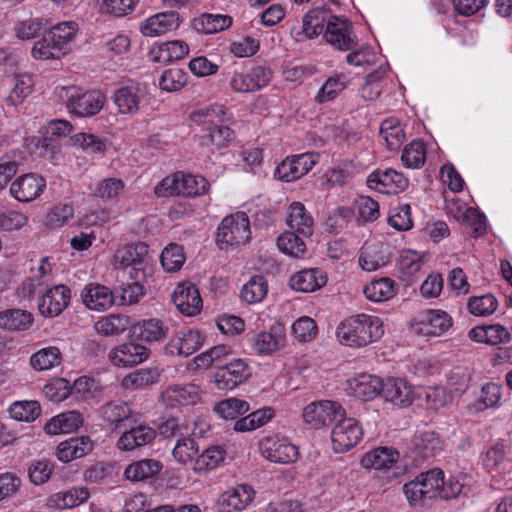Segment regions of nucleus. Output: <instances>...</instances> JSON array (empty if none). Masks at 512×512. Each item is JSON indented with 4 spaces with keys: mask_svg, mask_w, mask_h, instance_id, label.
I'll return each instance as SVG.
<instances>
[{
    "mask_svg": "<svg viewBox=\"0 0 512 512\" xmlns=\"http://www.w3.org/2000/svg\"><path fill=\"white\" fill-rule=\"evenodd\" d=\"M384 334L383 321L374 315L357 314L343 320L336 330L338 341L361 348L378 341Z\"/></svg>",
    "mask_w": 512,
    "mask_h": 512,
    "instance_id": "1",
    "label": "nucleus"
},
{
    "mask_svg": "<svg viewBox=\"0 0 512 512\" xmlns=\"http://www.w3.org/2000/svg\"><path fill=\"white\" fill-rule=\"evenodd\" d=\"M226 115L227 110L222 105H214L192 112L190 120L206 132L212 145L221 149L233 139L232 130L225 125Z\"/></svg>",
    "mask_w": 512,
    "mask_h": 512,
    "instance_id": "2",
    "label": "nucleus"
},
{
    "mask_svg": "<svg viewBox=\"0 0 512 512\" xmlns=\"http://www.w3.org/2000/svg\"><path fill=\"white\" fill-rule=\"evenodd\" d=\"M443 484V471L437 468L419 473L403 486V492L411 506L424 505L439 497V487Z\"/></svg>",
    "mask_w": 512,
    "mask_h": 512,
    "instance_id": "3",
    "label": "nucleus"
},
{
    "mask_svg": "<svg viewBox=\"0 0 512 512\" xmlns=\"http://www.w3.org/2000/svg\"><path fill=\"white\" fill-rule=\"evenodd\" d=\"M112 264L115 268L131 266L130 277L134 280H144L153 272V266L148 256V246L142 242L118 248L113 256Z\"/></svg>",
    "mask_w": 512,
    "mask_h": 512,
    "instance_id": "4",
    "label": "nucleus"
},
{
    "mask_svg": "<svg viewBox=\"0 0 512 512\" xmlns=\"http://www.w3.org/2000/svg\"><path fill=\"white\" fill-rule=\"evenodd\" d=\"M208 181L201 175L184 174L177 172L165 177L156 187L158 197L202 195L208 189Z\"/></svg>",
    "mask_w": 512,
    "mask_h": 512,
    "instance_id": "5",
    "label": "nucleus"
},
{
    "mask_svg": "<svg viewBox=\"0 0 512 512\" xmlns=\"http://www.w3.org/2000/svg\"><path fill=\"white\" fill-rule=\"evenodd\" d=\"M250 239V222L244 212L225 217L218 227L217 241L220 244L239 246L248 243Z\"/></svg>",
    "mask_w": 512,
    "mask_h": 512,
    "instance_id": "6",
    "label": "nucleus"
},
{
    "mask_svg": "<svg viewBox=\"0 0 512 512\" xmlns=\"http://www.w3.org/2000/svg\"><path fill=\"white\" fill-rule=\"evenodd\" d=\"M452 325L450 315L439 309L419 313L411 322L412 331L420 336L436 337L444 334Z\"/></svg>",
    "mask_w": 512,
    "mask_h": 512,
    "instance_id": "7",
    "label": "nucleus"
},
{
    "mask_svg": "<svg viewBox=\"0 0 512 512\" xmlns=\"http://www.w3.org/2000/svg\"><path fill=\"white\" fill-rule=\"evenodd\" d=\"M251 368L242 358L219 365L213 374V382L219 390H233L251 377Z\"/></svg>",
    "mask_w": 512,
    "mask_h": 512,
    "instance_id": "8",
    "label": "nucleus"
},
{
    "mask_svg": "<svg viewBox=\"0 0 512 512\" xmlns=\"http://www.w3.org/2000/svg\"><path fill=\"white\" fill-rule=\"evenodd\" d=\"M261 455L273 463L289 464L299 457L298 448L288 438L280 435H270L259 442Z\"/></svg>",
    "mask_w": 512,
    "mask_h": 512,
    "instance_id": "9",
    "label": "nucleus"
},
{
    "mask_svg": "<svg viewBox=\"0 0 512 512\" xmlns=\"http://www.w3.org/2000/svg\"><path fill=\"white\" fill-rule=\"evenodd\" d=\"M346 415L345 409L336 401L321 400L309 403L303 410V419L311 427L319 429Z\"/></svg>",
    "mask_w": 512,
    "mask_h": 512,
    "instance_id": "10",
    "label": "nucleus"
},
{
    "mask_svg": "<svg viewBox=\"0 0 512 512\" xmlns=\"http://www.w3.org/2000/svg\"><path fill=\"white\" fill-rule=\"evenodd\" d=\"M331 432L332 446L335 452L343 453L356 446L362 439L360 423L351 417L338 418Z\"/></svg>",
    "mask_w": 512,
    "mask_h": 512,
    "instance_id": "11",
    "label": "nucleus"
},
{
    "mask_svg": "<svg viewBox=\"0 0 512 512\" xmlns=\"http://www.w3.org/2000/svg\"><path fill=\"white\" fill-rule=\"evenodd\" d=\"M105 97L98 91L80 92L75 87L67 90V108L79 117L93 116L101 111Z\"/></svg>",
    "mask_w": 512,
    "mask_h": 512,
    "instance_id": "12",
    "label": "nucleus"
},
{
    "mask_svg": "<svg viewBox=\"0 0 512 512\" xmlns=\"http://www.w3.org/2000/svg\"><path fill=\"white\" fill-rule=\"evenodd\" d=\"M316 153H302L287 157L276 168L275 175L282 181H295L306 175L318 163Z\"/></svg>",
    "mask_w": 512,
    "mask_h": 512,
    "instance_id": "13",
    "label": "nucleus"
},
{
    "mask_svg": "<svg viewBox=\"0 0 512 512\" xmlns=\"http://www.w3.org/2000/svg\"><path fill=\"white\" fill-rule=\"evenodd\" d=\"M150 355V350L135 342H126L114 346L108 352L109 362L118 368H128L145 362Z\"/></svg>",
    "mask_w": 512,
    "mask_h": 512,
    "instance_id": "14",
    "label": "nucleus"
},
{
    "mask_svg": "<svg viewBox=\"0 0 512 512\" xmlns=\"http://www.w3.org/2000/svg\"><path fill=\"white\" fill-rule=\"evenodd\" d=\"M254 489L247 484H238L224 491L217 500L218 512H241L253 501Z\"/></svg>",
    "mask_w": 512,
    "mask_h": 512,
    "instance_id": "15",
    "label": "nucleus"
},
{
    "mask_svg": "<svg viewBox=\"0 0 512 512\" xmlns=\"http://www.w3.org/2000/svg\"><path fill=\"white\" fill-rule=\"evenodd\" d=\"M160 399L171 408L195 405L201 399V389L195 383L173 384L162 391Z\"/></svg>",
    "mask_w": 512,
    "mask_h": 512,
    "instance_id": "16",
    "label": "nucleus"
},
{
    "mask_svg": "<svg viewBox=\"0 0 512 512\" xmlns=\"http://www.w3.org/2000/svg\"><path fill=\"white\" fill-rule=\"evenodd\" d=\"M367 183L371 189L382 194H397L404 191L408 185V178L394 169L377 170L368 176Z\"/></svg>",
    "mask_w": 512,
    "mask_h": 512,
    "instance_id": "17",
    "label": "nucleus"
},
{
    "mask_svg": "<svg viewBox=\"0 0 512 512\" xmlns=\"http://www.w3.org/2000/svg\"><path fill=\"white\" fill-rule=\"evenodd\" d=\"M285 343V333L276 328L258 332L249 339L251 353L260 357L273 355L281 350Z\"/></svg>",
    "mask_w": 512,
    "mask_h": 512,
    "instance_id": "18",
    "label": "nucleus"
},
{
    "mask_svg": "<svg viewBox=\"0 0 512 512\" xmlns=\"http://www.w3.org/2000/svg\"><path fill=\"white\" fill-rule=\"evenodd\" d=\"M71 300L70 289L65 285H56L48 289L40 298L38 309L45 317L60 315Z\"/></svg>",
    "mask_w": 512,
    "mask_h": 512,
    "instance_id": "19",
    "label": "nucleus"
},
{
    "mask_svg": "<svg viewBox=\"0 0 512 512\" xmlns=\"http://www.w3.org/2000/svg\"><path fill=\"white\" fill-rule=\"evenodd\" d=\"M172 301L177 309L186 316H194L202 308L200 293L191 282L179 283L172 293Z\"/></svg>",
    "mask_w": 512,
    "mask_h": 512,
    "instance_id": "20",
    "label": "nucleus"
},
{
    "mask_svg": "<svg viewBox=\"0 0 512 512\" xmlns=\"http://www.w3.org/2000/svg\"><path fill=\"white\" fill-rule=\"evenodd\" d=\"M80 296L85 307L96 312L109 310L116 300L113 292L99 283L86 284Z\"/></svg>",
    "mask_w": 512,
    "mask_h": 512,
    "instance_id": "21",
    "label": "nucleus"
},
{
    "mask_svg": "<svg viewBox=\"0 0 512 512\" xmlns=\"http://www.w3.org/2000/svg\"><path fill=\"white\" fill-rule=\"evenodd\" d=\"M204 336L198 330L179 332L165 345V353L170 356L188 357L202 347Z\"/></svg>",
    "mask_w": 512,
    "mask_h": 512,
    "instance_id": "22",
    "label": "nucleus"
},
{
    "mask_svg": "<svg viewBox=\"0 0 512 512\" xmlns=\"http://www.w3.org/2000/svg\"><path fill=\"white\" fill-rule=\"evenodd\" d=\"M101 419L107 423L111 430H117L121 425L136 423L138 414L126 402L111 401L99 409Z\"/></svg>",
    "mask_w": 512,
    "mask_h": 512,
    "instance_id": "23",
    "label": "nucleus"
},
{
    "mask_svg": "<svg viewBox=\"0 0 512 512\" xmlns=\"http://www.w3.org/2000/svg\"><path fill=\"white\" fill-rule=\"evenodd\" d=\"M46 187V180L37 174L29 173L18 177L10 187L11 195L21 202L36 199Z\"/></svg>",
    "mask_w": 512,
    "mask_h": 512,
    "instance_id": "24",
    "label": "nucleus"
},
{
    "mask_svg": "<svg viewBox=\"0 0 512 512\" xmlns=\"http://www.w3.org/2000/svg\"><path fill=\"white\" fill-rule=\"evenodd\" d=\"M328 13L323 9H313L306 13L302 19L301 28H293L291 36L296 42L313 39L323 32L324 25L328 21Z\"/></svg>",
    "mask_w": 512,
    "mask_h": 512,
    "instance_id": "25",
    "label": "nucleus"
},
{
    "mask_svg": "<svg viewBox=\"0 0 512 512\" xmlns=\"http://www.w3.org/2000/svg\"><path fill=\"white\" fill-rule=\"evenodd\" d=\"M383 381L374 375L361 374L347 380V392L349 395L362 400H372L381 394Z\"/></svg>",
    "mask_w": 512,
    "mask_h": 512,
    "instance_id": "26",
    "label": "nucleus"
},
{
    "mask_svg": "<svg viewBox=\"0 0 512 512\" xmlns=\"http://www.w3.org/2000/svg\"><path fill=\"white\" fill-rule=\"evenodd\" d=\"M144 91L138 84H128L117 88L112 96L118 112L125 115H134L139 111Z\"/></svg>",
    "mask_w": 512,
    "mask_h": 512,
    "instance_id": "27",
    "label": "nucleus"
},
{
    "mask_svg": "<svg viewBox=\"0 0 512 512\" xmlns=\"http://www.w3.org/2000/svg\"><path fill=\"white\" fill-rule=\"evenodd\" d=\"M324 38L327 43L342 51L349 50L355 45L350 36V24L346 19L336 16L328 18Z\"/></svg>",
    "mask_w": 512,
    "mask_h": 512,
    "instance_id": "28",
    "label": "nucleus"
},
{
    "mask_svg": "<svg viewBox=\"0 0 512 512\" xmlns=\"http://www.w3.org/2000/svg\"><path fill=\"white\" fill-rule=\"evenodd\" d=\"M157 436L154 428L148 425H137L126 430L117 441V448L121 451H132L151 444Z\"/></svg>",
    "mask_w": 512,
    "mask_h": 512,
    "instance_id": "29",
    "label": "nucleus"
},
{
    "mask_svg": "<svg viewBox=\"0 0 512 512\" xmlns=\"http://www.w3.org/2000/svg\"><path fill=\"white\" fill-rule=\"evenodd\" d=\"M381 394L386 401L399 407L411 405L414 399L412 387L402 378H387L383 382Z\"/></svg>",
    "mask_w": 512,
    "mask_h": 512,
    "instance_id": "30",
    "label": "nucleus"
},
{
    "mask_svg": "<svg viewBox=\"0 0 512 512\" xmlns=\"http://www.w3.org/2000/svg\"><path fill=\"white\" fill-rule=\"evenodd\" d=\"M327 274L320 268L303 269L294 273L289 279V285L298 292H314L327 283Z\"/></svg>",
    "mask_w": 512,
    "mask_h": 512,
    "instance_id": "31",
    "label": "nucleus"
},
{
    "mask_svg": "<svg viewBox=\"0 0 512 512\" xmlns=\"http://www.w3.org/2000/svg\"><path fill=\"white\" fill-rule=\"evenodd\" d=\"M178 17L173 12H163L147 18L140 26L144 36L157 37L177 29Z\"/></svg>",
    "mask_w": 512,
    "mask_h": 512,
    "instance_id": "32",
    "label": "nucleus"
},
{
    "mask_svg": "<svg viewBox=\"0 0 512 512\" xmlns=\"http://www.w3.org/2000/svg\"><path fill=\"white\" fill-rule=\"evenodd\" d=\"M468 337L474 342L492 346L507 343L511 339L509 330L500 324L476 326L468 332Z\"/></svg>",
    "mask_w": 512,
    "mask_h": 512,
    "instance_id": "33",
    "label": "nucleus"
},
{
    "mask_svg": "<svg viewBox=\"0 0 512 512\" xmlns=\"http://www.w3.org/2000/svg\"><path fill=\"white\" fill-rule=\"evenodd\" d=\"M93 450V442L89 437H73L61 442L57 447V457L62 462H70L84 457Z\"/></svg>",
    "mask_w": 512,
    "mask_h": 512,
    "instance_id": "34",
    "label": "nucleus"
},
{
    "mask_svg": "<svg viewBox=\"0 0 512 512\" xmlns=\"http://www.w3.org/2000/svg\"><path fill=\"white\" fill-rule=\"evenodd\" d=\"M83 422L82 415L75 411H67L51 418L45 425L47 434L58 435L76 431Z\"/></svg>",
    "mask_w": 512,
    "mask_h": 512,
    "instance_id": "35",
    "label": "nucleus"
},
{
    "mask_svg": "<svg viewBox=\"0 0 512 512\" xmlns=\"http://www.w3.org/2000/svg\"><path fill=\"white\" fill-rule=\"evenodd\" d=\"M162 374L159 367H145L127 374L121 381V386L129 390L144 389L156 384Z\"/></svg>",
    "mask_w": 512,
    "mask_h": 512,
    "instance_id": "36",
    "label": "nucleus"
},
{
    "mask_svg": "<svg viewBox=\"0 0 512 512\" xmlns=\"http://www.w3.org/2000/svg\"><path fill=\"white\" fill-rule=\"evenodd\" d=\"M399 458V453L394 448L379 447L367 452L361 459L362 467L366 469H389Z\"/></svg>",
    "mask_w": 512,
    "mask_h": 512,
    "instance_id": "37",
    "label": "nucleus"
},
{
    "mask_svg": "<svg viewBox=\"0 0 512 512\" xmlns=\"http://www.w3.org/2000/svg\"><path fill=\"white\" fill-rule=\"evenodd\" d=\"M313 218L301 202H292L288 208V226L296 232L310 236L313 233Z\"/></svg>",
    "mask_w": 512,
    "mask_h": 512,
    "instance_id": "38",
    "label": "nucleus"
},
{
    "mask_svg": "<svg viewBox=\"0 0 512 512\" xmlns=\"http://www.w3.org/2000/svg\"><path fill=\"white\" fill-rule=\"evenodd\" d=\"M363 293L369 301L384 302L396 295L397 285L391 278L384 277L366 284Z\"/></svg>",
    "mask_w": 512,
    "mask_h": 512,
    "instance_id": "39",
    "label": "nucleus"
},
{
    "mask_svg": "<svg viewBox=\"0 0 512 512\" xmlns=\"http://www.w3.org/2000/svg\"><path fill=\"white\" fill-rule=\"evenodd\" d=\"M135 337L144 342H158L165 338L168 327L159 319H148L132 327Z\"/></svg>",
    "mask_w": 512,
    "mask_h": 512,
    "instance_id": "40",
    "label": "nucleus"
},
{
    "mask_svg": "<svg viewBox=\"0 0 512 512\" xmlns=\"http://www.w3.org/2000/svg\"><path fill=\"white\" fill-rule=\"evenodd\" d=\"M62 352L56 346H47L39 349L30 357L31 367L39 372L49 371L61 365Z\"/></svg>",
    "mask_w": 512,
    "mask_h": 512,
    "instance_id": "41",
    "label": "nucleus"
},
{
    "mask_svg": "<svg viewBox=\"0 0 512 512\" xmlns=\"http://www.w3.org/2000/svg\"><path fill=\"white\" fill-rule=\"evenodd\" d=\"M89 498V491L85 487H72L65 491L53 494L49 503L57 509H70L81 505Z\"/></svg>",
    "mask_w": 512,
    "mask_h": 512,
    "instance_id": "42",
    "label": "nucleus"
},
{
    "mask_svg": "<svg viewBox=\"0 0 512 512\" xmlns=\"http://www.w3.org/2000/svg\"><path fill=\"white\" fill-rule=\"evenodd\" d=\"M131 324L130 318L121 314H110L101 317L95 324L97 334L105 337L118 336L125 332Z\"/></svg>",
    "mask_w": 512,
    "mask_h": 512,
    "instance_id": "43",
    "label": "nucleus"
},
{
    "mask_svg": "<svg viewBox=\"0 0 512 512\" xmlns=\"http://www.w3.org/2000/svg\"><path fill=\"white\" fill-rule=\"evenodd\" d=\"M503 388L500 384L489 382L480 390L479 396L475 403L467 406L471 413H476L489 408H496L502 397Z\"/></svg>",
    "mask_w": 512,
    "mask_h": 512,
    "instance_id": "44",
    "label": "nucleus"
},
{
    "mask_svg": "<svg viewBox=\"0 0 512 512\" xmlns=\"http://www.w3.org/2000/svg\"><path fill=\"white\" fill-rule=\"evenodd\" d=\"M388 260L382 245L366 243L361 249L359 265L363 270L372 272L383 267Z\"/></svg>",
    "mask_w": 512,
    "mask_h": 512,
    "instance_id": "45",
    "label": "nucleus"
},
{
    "mask_svg": "<svg viewBox=\"0 0 512 512\" xmlns=\"http://www.w3.org/2000/svg\"><path fill=\"white\" fill-rule=\"evenodd\" d=\"M225 455V450L221 446H211L197 455L193 471L198 474L208 473L223 463Z\"/></svg>",
    "mask_w": 512,
    "mask_h": 512,
    "instance_id": "46",
    "label": "nucleus"
},
{
    "mask_svg": "<svg viewBox=\"0 0 512 512\" xmlns=\"http://www.w3.org/2000/svg\"><path fill=\"white\" fill-rule=\"evenodd\" d=\"M161 468L162 465L158 460L143 459L128 465L124 474L130 481H144L158 474Z\"/></svg>",
    "mask_w": 512,
    "mask_h": 512,
    "instance_id": "47",
    "label": "nucleus"
},
{
    "mask_svg": "<svg viewBox=\"0 0 512 512\" xmlns=\"http://www.w3.org/2000/svg\"><path fill=\"white\" fill-rule=\"evenodd\" d=\"M198 453L199 446L194 438L191 436H179L172 450V457L181 465L194 464Z\"/></svg>",
    "mask_w": 512,
    "mask_h": 512,
    "instance_id": "48",
    "label": "nucleus"
},
{
    "mask_svg": "<svg viewBox=\"0 0 512 512\" xmlns=\"http://www.w3.org/2000/svg\"><path fill=\"white\" fill-rule=\"evenodd\" d=\"M66 54L64 48L54 41L48 32L36 41L32 48L33 57L39 60L59 59Z\"/></svg>",
    "mask_w": 512,
    "mask_h": 512,
    "instance_id": "49",
    "label": "nucleus"
},
{
    "mask_svg": "<svg viewBox=\"0 0 512 512\" xmlns=\"http://www.w3.org/2000/svg\"><path fill=\"white\" fill-rule=\"evenodd\" d=\"M471 490V477L467 474H458L444 481L439 487V497L450 499L459 495H466Z\"/></svg>",
    "mask_w": 512,
    "mask_h": 512,
    "instance_id": "50",
    "label": "nucleus"
},
{
    "mask_svg": "<svg viewBox=\"0 0 512 512\" xmlns=\"http://www.w3.org/2000/svg\"><path fill=\"white\" fill-rule=\"evenodd\" d=\"M32 321V314L24 310L14 309L0 313V327L6 330H25L31 326Z\"/></svg>",
    "mask_w": 512,
    "mask_h": 512,
    "instance_id": "51",
    "label": "nucleus"
},
{
    "mask_svg": "<svg viewBox=\"0 0 512 512\" xmlns=\"http://www.w3.org/2000/svg\"><path fill=\"white\" fill-rule=\"evenodd\" d=\"M189 47L181 40H173L160 45L153 56L157 62L167 63L177 61L188 55Z\"/></svg>",
    "mask_w": 512,
    "mask_h": 512,
    "instance_id": "52",
    "label": "nucleus"
},
{
    "mask_svg": "<svg viewBox=\"0 0 512 512\" xmlns=\"http://www.w3.org/2000/svg\"><path fill=\"white\" fill-rule=\"evenodd\" d=\"M232 355L231 347L227 345H216L209 350L197 355L193 361L197 368L208 369L212 365H223V360Z\"/></svg>",
    "mask_w": 512,
    "mask_h": 512,
    "instance_id": "53",
    "label": "nucleus"
},
{
    "mask_svg": "<svg viewBox=\"0 0 512 512\" xmlns=\"http://www.w3.org/2000/svg\"><path fill=\"white\" fill-rule=\"evenodd\" d=\"M267 281L262 276H254L241 289V299L248 304L260 303L267 295Z\"/></svg>",
    "mask_w": 512,
    "mask_h": 512,
    "instance_id": "54",
    "label": "nucleus"
},
{
    "mask_svg": "<svg viewBox=\"0 0 512 512\" xmlns=\"http://www.w3.org/2000/svg\"><path fill=\"white\" fill-rule=\"evenodd\" d=\"M232 18L221 14H203L195 20V28L205 34H214L229 28Z\"/></svg>",
    "mask_w": 512,
    "mask_h": 512,
    "instance_id": "55",
    "label": "nucleus"
},
{
    "mask_svg": "<svg viewBox=\"0 0 512 512\" xmlns=\"http://www.w3.org/2000/svg\"><path fill=\"white\" fill-rule=\"evenodd\" d=\"M380 135L389 150H397L405 139L404 130L397 119L384 120L380 126Z\"/></svg>",
    "mask_w": 512,
    "mask_h": 512,
    "instance_id": "56",
    "label": "nucleus"
},
{
    "mask_svg": "<svg viewBox=\"0 0 512 512\" xmlns=\"http://www.w3.org/2000/svg\"><path fill=\"white\" fill-rule=\"evenodd\" d=\"M426 159V147L423 141L413 140L405 146L401 155V161L406 168L419 169Z\"/></svg>",
    "mask_w": 512,
    "mask_h": 512,
    "instance_id": "57",
    "label": "nucleus"
},
{
    "mask_svg": "<svg viewBox=\"0 0 512 512\" xmlns=\"http://www.w3.org/2000/svg\"><path fill=\"white\" fill-rule=\"evenodd\" d=\"M249 410V404L238 398H228L214 406V411L225 420H233L245 414Z\"/></svg>",
    "mask_w": 512,
    "mask_h": 512,
    "instance_id": "58",
    "label": "nucleus"
},
{
    "mask_svg": "<svg viewBox=\"0 0 512 512\" xmlns=\"http://www.w3.org/2000/svg\"><path fill=\"white\" fill-rule=\"evenodd\" d=\"M34 87V81L29 74H18L14 78V86L7 98L12 105H18L31 94Z\"/></svg>",
    "mask_w": 512,
    "mask_h": 512,
    "instance_id": "59",
    "label": "nucleus"
},
{
    "mask_svg": "<svg viewBox=\"0 0 512 512\" xmlns=\"http://www.w3.org/2000/svg\"><path fill=\"white\" fill-rule=\"evenodd\" d=\"M71 145L81 148L87 154H103L106 150L105 142L98 136L90 133H77L70 138Z\"/></svg>",
    "mask_w": 512,
    "mask_h": 512,
    "instance_id": "60",
    "label": "nucleus"
},
{
    "mask_svg": "<svg viewBox=\"0 0 512 512\" xmlns=\"http://www.w3.org/2000/svg\"><path fill=\"white\" fill-rule=\"evenodd\" d=\"M10 416L18 421L32 422L41 414V407L37 401H18L9 407Z\"/></svg>",
    "mask_w": 512,
    "mask_h": 512,
    "instance_id": "61",
    "label": "nucleus"
},
{
    "mask_svg": "<svg viewBox=\"0 0 512 512\" xmlns=\"http://www.w3.org/2000/svg\"><path fill=\"white\" fill-rule=\"evenodd\" d=\"M185 262L183 248L178 244H170L161 253V264L166 272L173 273L181 269Z\"/></svg>",
    "mask_w": 512,
    "mask_h": 512,
    "instance_id": "62",
    "label": "nucleus"
},
{
    "mask_svg": "<svg viewBox=\"0 0 512 512\" xmlns=\"http://www.w3.org/2000/svg\"><path fill=\"white\" fill-rule=\"evenodd\" d=\"M497 306L498 302L492 294L471 297L467 303L469 312L480 317L493 314Z\"/></svg>",
    "mask_w": 512,
    "mask_h": 512,
    "instance_id": "63",
    "label": "nucleus"
},
{
    "mask_svg": "<svg viewBox=\"0 0 512 512\" xmlns=\"http://www.w3.org/2000/svg\"><path fill=\"white\" fill-rule=\"evenodd\" d=\"M279 249L292 257L298 258L303 256L306 251L304 241L294 232H284L277 239Z\"/></svg>",
    "mask_w": 512,
    "mask_h": 512,
    "instance_id": "64",
    "label": "nucleus"
}]
</instances>
